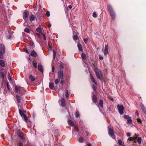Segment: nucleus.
<instances>
[{
  "mask_svg": "<svg viewBox=\"0 0 146 146\" xmlns=\"http://www.w3.org/2000/svg\"><path fill=\"white\" fill-rule=\"evenodd\" d=\"M94 70L98 78L100 79L102 78V72L100 69H98L97 67H96L94 68Z\"/></svg>",
  "mask_w": 146,
  "mask_h": 146,
  "instance_id": "nucleus-1",
  "label": "nucleus"
},
{
  "mask_svg": "<svg viewBox=\"0 0 146 146\" xmlns=\"http://www.w3.org/2000/svg\"><path fill=\"white\" fill-rule=\"evenodd\" d=\"M15 92L16 93L23 94L25 92V90L23 87L19 86H17L16 85H15Z\"/></svg>",
  "mask_w": 146,
  "mask_h": 146,
  "instance_id": "nucleus-2",
  "label": "nucleus"
},
{
  "mask_svg": "<svg viewBox=\"0 0 146 146\" xmlns=\"http://www.w3.org/2000/svg\"><path fill=\"white\" fill-rule=\"evenodd\" d=\"M5 46L3 44H0V58H2L3 54L5 52Z\"/></svg>",
  "mask_w": 146,
  "mask_h": 146,
  "instance_id": "nucleus-3",
  "label": "nucleus"
},
{
  "mask_svg": "<svg viewBox=\"0 0 146 146\" xmlns=\"http://www.w3.org/2000/svg\"><path fill=\"white\" fill-rule=\"evenodd\" d=\"M108 130L109 134L110 136L112 138H114V137H113L114 132L113 130V128L111 127L110 126L108 127Z\"/></svg>",
  "mask_w": 146,
  "mask_h": 146,
  "instance_id": "nucleus-4",
  "label": "nucleus"
},
{
  "mask_svg": "<svg viewBox=\"0 0 146 146\" xmlns=\"http://www.w3.org/2000/svg\"><path fill=\"white\" fill-rule=\"evenodd\" d=\"M117 108H118V111L121 115H122L123 113V111L124 110V108L122 105H118L117 106Z\"/></svg>",
  "mask_w": 146,
  "mask_h": 146,
  "instance_id": "nucleus-5",
  "label": "nucleus"
},
{
  "mask_svg": "<svg viewBox=\"0 0 146 146\" xmlns=\"http://www.w3.org/2000/svg\"><path fill=\"white\" fill-rule=\"evenodd\" d=\"M64 76L63 72L62 71H59L58 73V77L59 79H62Z\"/></svg>",
  "mask_w": 146,
  "mask_h": 146,
  "instance_id": "nucleus-6",
  "label": "nucleus"
},
{
  "mask_svg": "<svg viewBox=\"0 0 146 146\" xmlns=\"http://www.w3.org/2000/svg\"><path fill=\"white\" fill-rule=\"evenodd\" d=\"M59 103L61 104L62 106L64 107L66 105V102L65 100L63 98H62L60 101L59 102Z\"/></svg>",
  "mask_w": 146,
  "mask_h": 146,
  "instance_id": "nucleus-7",
  "label": "nucleus"
},
{
  "mask_svg": "<svg viewBox=\"0 0 146 146\" xmlns=\"http://www.w3.org/2000/svg\"><path fill=\"white\" fill-rule=\"evenodd\" d=\"M104 53L105 56H106L107 54L108 53V46L107 45H105V50L104 51Z\"/></svg>",
  "mask_w": 146,
  "mask_h": 146,
  "instance_id": "nucleus-8",
  "label": "nucleus"
},
{
  "mask_svg": "<svg viewBox=\"0 0 146 146\" xmlns=\"http://www.w3.org/2000/svg\"><path fill=\"white\" fill-rule=\"evenodd\" d=\"M30 55L32 56L35 57L37 56V54L35 50H33L31 51Z\"/></svg>",
  "mask_w": 146,
  "mask_h": 146,
  "instance_id": "nucleus-9",
  "label": "nucleus"
},
{
  "mask_svg": "<svg viewBox=\"0 0 146 146\" xmlns=\"http://www.w3.org/2000/svg\"><path fill=\"white\" fill-rule=\"evenodd\" d=\"M140 107L144 113L146 115V109L144 105L142 104H140Z\"/></svg>",
  "mask_w": 146,
  "mask_h": 146,
  "instance_id": "nucleus-10",
  "label": "nucleus"
},
{
  "mask_svg": "<svg viewBox=\"0 0 146 146\" xmlns=\"http://www.w3.org/2000/svg\"><path fill=\"white\" fill-rule=\"evenodd\" d=\"M81 57L83 61L85 62L86 59V57L85 54L83 53H82L81 54Z\"/></svg>",
  "mask_w": 146,
  "mask_h": 146,
  "instance_id": "nucleus-11",
  "label": "nucleus"
},
{
  "mask_svg": "<svg viewBox=\"0 0 146 146\" xmlns=\"http://www.w3.org/2000/svg\"><path fill=\"white\" fill-rule=\"evenodd\" d=\"M16 99H17V102L19 103H20L21 102V97L20 96H19L17 94L16 95Z\"/></svg>",
  "mask_w": 146,
  "mask_h": 146,
  "instance_id": "nucleus-12",
  "label": "nucleus"
},
{
  "mask_svg": "<svg viewBox=\"0 0 146 146\" xmlns=\"http://www.w3.org/2000/svg\"><path fill=\"white\" fill-rule=\"evenodd\" d=\"M112 18L113 19H114L115 18V15L113 10L112 11L109 12Z\"/></svg>",
  "mask_w": 146,
  "mask_h": 146,
  "instance_id": "nucleus-13",
  "label": "nucleus"
},
{
  "mask_svg": "<svg viewBox=\"0 0 146 146\" xmlns=\"http://www.w3.org/2000/svg\"><path fill=\"white\" fill-rule=\"evenodd\" d=\"M38 68L39 71L43 72V70L42 69V66L40 63L38 64Z\"/></svg>",
  "mask_w": 146,
  "mask_h": 146,
  "instance_id": "nucleus-14",
  "label": "nucleus"
},
{
  "mask_svg": "<svg viewBox=\"0 0 146 146\" xmlns=\"http://www.w3.org/2000/svg\"><path fill=\"white\" fill-rule=\"evenodd\" d=\"M36 18V17L34 15H31L29 17V19L30 21H32L34 20Z\"/></svg>",
  "mask_w": 146,
  "mask_h": 146,
  "instance_id": "nucleus-15",
  "label": "nucleus"
},
{
  "mask_svg": "<svg viewBox=\"0 0 146 146\" xmlns=\"http://www.w3.org/2000/svg\"><path fill=\"white\" fill-rule=\"evenodd\" d=\"M92 100L93 102L96 103L97 101V97L96 95H94L92 97Z\"/></svg>",
  "mask_w": 146,
  "mask_h": 146,
  "instance_id": "nucleus-16",
  "label": "nucleus"
},
{
  "mask_svg": "<svg viewBox=\"0 0 146 146\" xmlns=\"http://www.w3.org/2000/svg\"><path fill=\"white\" fill-rule=\"evenodd\" d=\"M17 134L19 137L23 135V132L19 129L18 130L17 132Z\"/></svg>",
  "mask_w": 146,
  "mask_h": 146,
  "instance_id": "nucleus-17",
  "label": "nucleus"
},
{
  "mask_svg": "<svg viewBox=\"0 0 146 146\" xmlns=\"http://www.w3.org/2000/svg\"><path fill=\"white\" fill-rule=\"evenodd\" d=\"M68 123L69 125L72 126L74 125V122L72 121L71 120L69 119L68 121Z\"/></svg>",
  "mask_w": 146,
  "mask_h": 146,
  "instance_id": "nucleus-18",
  "label": "nucleus"
},
{
  "mask_svg": "<svg viewBox=\"0 0 146 146\" xmlns=\"http://www.w3.org/2000/svg\"><path fill=\"white\" fill-rule=\"evenodd\" d=\"M29 78L30 81L31 82H33L35 79V78L31 75L29 76Z\"/></svg>",
  "mask_w": 146,
  "mask_h": 146,
  "instance_id": "nucleus-19",
  "label": "nucleus"
},
{
  "mask_svg": "<svg viewBox=\"0 0 146 146\" xmlns=\"http://www.w3.org/2000/svg\"><path fill=\"white\" fill-rule=\"evenodd\" d=\"M99 105L101 108H102L103 106V100H100L99 102Z\"/></svg>",
  "mask_w": 146,
  "mask_h": 146,
  "instance_id": "nucleus-20",
  "label": "nucleus"
},
{
  "mask_svg": "<svg viewBox=\"0 0 146 146\" xmlns=\"http://www.w3.org/2000/svg\"><path fill=\"white\" fill-rule=\"evenodd\" d=\"M137 139V137H130L128 139V140H129L130 141H135Z\"/></svg>",
  "mask_w": 146,
  "mask_h": 146,
  "instance_id": "nucleus-21",
  "label": "nucleus"
},
{
  "mask_svg": "<svg viewBox=\"0 0 146 146\" xmlns=\"http://www.w3.org/2000/svg\"><path fill=\"white\" fill-rule=\"evenodd\" d=\"M5 62L4 61L2 60H0V65L2 67H4L5 66Z\"/></svg>",
  "mask_w": 146,
  "mask_h": 146,
  "instance_id": "nucleus-22",
  "label": "nucleus"
},
{
  "mask_svg": "<svg viewBox=\"0 0 146 146\" xmlns=\"http://www.w3.org/2000/svg\"><path fill=\"white\" fill-rule=\"evenodd\" d=\"M19 114L21 116L23 117V116L25 115L24 114L23 111H22L21 109H19Z\"/></svg>",
  "mask_w": 146,
  "mask_h": 146,
  "instance_id": "nucleus-23",
  "label": "nucleus"
},
{
  "mask_svg": "<svg viewBox=\"0 0 146 146\" xmlns=\"http://www.w3.org/2000/svg\"><path fill=\"white\" fill-rule=\"evenodd\" d=\"M118 143L119 144V145H124V143L123 141H122L120 139H119L118 140Z\"/></svg>",
  "mask_w": 146,
  "mask_h": 146,
  "instance_id": "nucleus-24",
  "label": "nucleus"
},
{
  "mask_svg": "<svg viewBox=\"0 0 146 146\" xmlns=\"http://www.w3.org/2000/svg\"><path fill=\"white\" fill-rule=\"evenodd\" d=\"M49 86L50 88L52 90H53L54 87L53 83H50Z\"/></svg>",
  "mask_w": 146,
  "mask_h": 146,
  "instance_id": "nucleus-25",
  "label": "nucleus"
},
{
  "mask_svg": "<svg viewBox=\"0 0 146 146\" xmlns=\"http://www.w3.org/2000/svg\"><path fill=\"white\" fill-rule=\"evenodd\" d=\"M78 141L80 143H83L84 141V138L82 137H80L78 139Z\"/></svg>",
  "mask_w": 146,
  "mask_h": 146,
  "instance_id": "nucleus-26",
  "label": "nucleus"
},
{
  "mask_svg": "<svg viewBox=\"0 0 146 146\" xmlns=\"http://www.w3.org/2000/svg\"><path fill=\"white\" fill-rule=\"evenodd\" d=\"M108 8L109 12L113 10L112 8L111 7V5H108Z\"/></svg>",
  "mask_w": 146,
  "mask_h": 146,
  "instance_id": "nucleus-27",
  "label": "nucleus"
},
{
  "mask_svg": "<svg viewBox=\"0 0 146 146\" xmlns=\"http://www.w3.org/2000/svg\"><path fill=\"white\" fill-rule=\"evenodd\" d=\"M78 49L79 50L82 51V45L80 44H78Z\"/></svg>",
  "mask_w": 146,
  "mask_h": 146,
  "instance_id": "nucleus-28",
  "label": "nucleus"
},
{
  "mask_svg": "<svg viewBox=\"0 0 146 146\" xmlns=\"http://www.w3.org/2000/svg\"><path fill=\"white\" fill-rule=\"evenodd\" d=\"M23 17L25 18H27L28 17V14L27 12H24V13Z\"/></svg>",
  "mask_w": 146,
  "mask_h": 146,
  "instance_id": "nucleus-29",
  "label": "nucleus"
},
{
  "mask_svg": "<svg viewBox=\"0 0 146 146\" xmlns=\"http://www.w3.org/2000/svg\"><path fill=\"white\" fill-rule=\"evenodd\" d=\"M36 30L37 31L39 32V33H42V29L40 27H38L36 28Z\"/></svg>",
  "mask_w": 146,
  "mask_h": 146,
  "instance_id": "nucleus-30",
  "label": "nucleus"
},
{
  "mask_svg": "<svg viewBox=\"0 0 146 146\" xmlns=\"http://www.w3.org/2000/svg\"><path fill=\"white\" fill-rule=\"evenodd\" d=\"M33 66L35 68H36L37 67V62L35 60H34L33 62Z\"/></svg>",
  "mask_w": 146,
  "mask_h": 146,
  "instance_id": "nucleus-31",
  "label": "nucleus"
},
{
  "mask_svg": "<svg viewBox=\"0 0 146 146\" xmlns=\"http://www.w3.org/2000/svg\"><path fill=\"white\" fill-rule=\"evenodd\" d=\"M80 116L79 112L78 111H76L75 112V117L76 118H78Z\"/></svg>",
  "mask_w": 146,
  "mask_h": 146,
  "instance_id": "nucleus-32",
  "label": "nucleus"
},
{
  "mask_svg": "<svg viewBox=\"0 0 146 146\" xmlns=\"http://www.w3.org/2000/svg\"><path fill=\"white\" fill-rule=\"evenodd\" d=\"M127 123L129 124H131L132 123V120L131 119V118L127 119Z\"/></svg>",
  "mask_w": 146,
  "mask_h": 146,
  "instance_id": "nucleus-33",
  "label": "nucleus"
},
{
  "mask_svg": "<svg viewBox=\"0 0 146 146\" xmlns=\"http://www.w3.org/2000/svg\"><path fill=\"white\" fill-rule=\"evenodd\" d=\"M0 75L3 80L5 76V74L3 72H1V73Z\"/></svg>",
  "mask_w": 146,
  "mask_h": 146,
  "instance_id": "nucleus-34",
  "label": "nucleus"
},
{
  "mask_svg": "<svg viewBox=\"0 0 146 146\" xmlns=\"http://www.w3.org/2000/svg\"><path fill=\"white\" fill-rule=\"evenodd\" d=\"M8 79L10 81L12 80L11 78L9 72L8 73Z\"/></svg>",
  "mask_w": 146,
  "mask_h": 146,
  "instance_id": "nucleus-35",
  "label": "nucleus"
},
{
  "mask_svg": "<svg viewBox=\"0 0 146 146\" xmlns=\"http://www.w3.org/2000/svg\"><path fill=\"white\" fill-rule=\"evenodd\" d=\"M141 138L140 137H138L137 139V141L139 143H141Z\"/></svg>",
  "mask_w": 146,
  "mask_h": 146,
  "instance_id": "nucleus-36",
  "label": "nucleus"
},
{
  "mask_svg": "<svg viewBox=\"0 0 146 146\" xmlns=\"http://www.w3.org/2000/svg\"><path fill=\"white\" fill-rule=\"evenodd\" d=\"M92 16H93V17L94 18H96L97 17V14H96V12H94L93 13Z\"/></svg>",
  "mask_w": 146,
  "mask_h": 146,
  "instance_id": "nucleus-37",
  "label": "nucleus"
},
{
  "mask_svg": "<svg viewBox=\"0 0 146 146\" xmlns=\"http://www.w3.org/2000/svg\"><path fill=\"white\" fill-rule=\"evenodd\" d=\"M60 79H57L55 80L54 82L56 84H57L60 82Z\"/></svg>",
  "mask_w": 146,
  "mask_h": 146,
  "instance_id": "nucleus-38",
  "label": "nucleus"
},
{
  "mask_svg": "<svg viewBox=\"0 0 146 146\" xmlns=\"http://www.w3.org/2000/svg\"><path fill=\"white\" fill-rule=\"evenodd\" d=\"M23 117L25 121H27L28 120L27 116L25 114L23 116Z\"/></svg>",
  "mask_w": 146,
  "mask_h": 146,
  "instance_id": "nucleus-39",
  "label": "nucleus"
},
{
  "mask_svg": "<svg viewBox=\"0 0 146 146\" xmlns=\"http://www.w3.org/2000/svg\"><path fill=\"white\" fill-rule=\"evenodd\" d=\"M56 54V52L54 50H53V60H54L55 59Z\"/></svg>",
  "mask_w": 146,
  "mask_h": 146,
  "instance_id": "nucleus-40",
  "label": "nucleus"
},
{
  "mask_svg": "<svg viewBox=\"0 0 146 146\" xmlns=\"http://www.w3.org/2000/svg\"><path fill=\"white\" fill-rule=\"evenodd\" d=\"M78 37V36L77 35H75L73 36V38L74 40H76L77 39Z\"/></svg>",
  "mask_w": 146,
  "mask_h": 146,
  "instance_id": "nucleus-41",
  "label": "nucleus"
},
{
  "mask_svg": "<svg viewBox=\"0 0 146 146\" xmlns=\"http://www.w3.org/2000/svg\"><path fill=\"white\" fill-rule=\"evenodd\" d=\"M124 117L127 119H129L130 118H131L128 115H124Z\"/></svg>",
  "mask_w": 146,
  "mask_h": 146,
  "instance_id": "nucleus-42",
  "label": "nucleus"
},
{
  "mask_svg": "<svg viewBox=\"0 0 146 146\" xmlns=\"http://www.w3.org/2000/svg\"><path fill=\"white\" fill-rule=\"evenodd\" d=\"M24 31L27 33H29V29L28 28H26L24 29Z\"/></svg>",
  "mask_w": 146,
  "mask_h": 146,
  "instance_id": "nucleus-43",
  "label": "nucleus"
},
{
  "mask_svg": "<svg viewBox=\"0 0 146 146\" xmlns=\"http://www.w3.org/2000/svg\"><path fill=\"white\" fill-rule=\"evenodd\" d=\"M46 15L47 17H49L50 16V13L49 11H47L46 13Z\"/></svg>",
  "mask_w": 146,
  "mask_h": 146,
  "instance_id": "nucleus-44",
  "label": "nucleus"
},
{
  "mask_svg": "<svg viewBox=\"0 0 146 146\" xmlns=\"http://www.w3.org/2000/svg\"><path fill=\"white\" fill-rule=\"evenodd\" d=\"M20 138L22 139L23 140H25V137L23 135H22L20 137Z\"/></svg>",
  "mask_w": 146,
  "mask_h": 146,
  "instance_id": "nucleus-45",
  "label": "nucleus"
},
{
  "mask_svg": "<svg viewBox=\"0 0 146 146\" xmlns=\"http://www.w3.org/2000/svg\"><path fill=\"white\" fill-rule=\"evenodd\" d=\"M41 33V35H42V36L44 38V40H46V37L45 35L44 34H43L42 33Z\"/></svg>",
  "mask_w": 146,
  "mask_h": 146,
  "instance_id": "nucleus-46",
  "label": "nucleus"
},
{
  "mask_svg": "<svg viewBox=\"0 0 146 146\" xmlns=\"http://www.w3.org/2000/svg\"><path fill=\"white\" fill-rule=\"evenodd\" d=\"M65 96L67 98H68L69 96V94H68V90H66V93L65 94Z\"/></svg>",
  "mask_w": 146,
  "mask_h": 146,
  "instance_id": "nucleus-47",
  "label": "nucleus"
},
{
  "mask_svg": "<svg viewBox=\"0 0 146 146\" xmlns=\"http://www.w3.org/2000/svg\"><path fill=\"white\" fill-rule=\"evenodd\" d=\"M7 37L8 39H10L11 37V34H9V35H7Z\"/></svg>",
  "mask_w": 146,
  "mask_h": 146,
  "instance_id": "nucleus-48",
  "label": "nucleus"
},
{
  "mask_svg": "<svg viewBox=\"0 0 146 146\" xmlns=\"http://www.w3.org/2000/svg\"><path fill=\"white\" fill-rule=\"evenodd\" d=\"M90 77L91 79L92 80L95 79L94 78V77L91 74H90Z\"/></svg>",
  "mask_w": 146,
  "mask_h": 146,
  "instance_id": "nucleus-49",
  "label": "nucleus"
},
{
  "mask_svg": "<svg viewBox=\"0 0 146 146\" xmlns=\"http://www.w3.org/2000/svg\"><path fill=\"white\" fill-rule=\"evenodd\" d=\"M137 121L139 123H141V119L139 118H137Z\"/></svg>",
  "mask_w": 146,
  "mask_h": 146,
  "instance_id": "nucleus-50",
  "label": "nucleus"
},
{
  "mask_svg": "<svg viewBox=\"0 0 146 146\" xmlns=\"http://www.w3.org/2000/svg\"><path fill=\"white\" fill-rule=\"evenodd\" d=\"M84 41L85 43H86L87 42L88 40V38H86L84 39Z\"/></svg>",
  "mask_w": 146,
  "mask_h": 146,
  "instance_id": "nucleus-51",
  "label": "nucleus"
},
{
  "mask_svg": "<svg viewBox=\"0 0 146 146\" xmlns=\"http://www.w3.org/2000/svg\"><path fill=\"white\" fill-rule=\"evenodd\" d=\"M7 87L8 90L9 91H10V89L9 88L8 83H7Z\"/></svg>",
  "mask_w": 146,
  "mask_h": 146,
  "instance_id": "nucleus-52",
  "label": "nucleus"
},
{
  "mask_svg": "<svg viewBox=\"0 0 146 146\" xmlns=\"http://www.w3.org/2000/svg\"><path fill=\"white\" fill-rule=\"evenodd\" d=\"M92 81L94 82V83L96 85H97V81L95 80V79H94V80H92Z\"/></svg>",
  "mask_w": 146,
  "mask_h": 146,
  "instance_id": "nucleus-53",
  "label": "nucleus"
},
{
  "mask_svg": "<svg viewBox=\"0 0 146 146\" xmlns=\"http://www.w3.org/2000/svg\"><path fill=\"white\" fill-rule=\"evenodd\" d=\"M19 146H23V145L22 143H19Z\"/></svg>",
  "mask_w": 146,
  "mask_h": 146,
  "instance_id": "nucleus-54",
  "label": "nucleus"
},
{
  "mask_svg": "<svg viewBox=\"0 0 146 146\" xmlns=\"http://www.w3.org/2000/svg\"><path fill=\"white\" fill-rule=\"evenodd\" d=\"M127 137H129L131 135V134L130 133H127Z\"/></svg>",
  "mask_w": 146,
  "mask_h": 146,
  "instance_id": "nucleus-55",
  "label": "nucleus"
},
{
  "mask_svg": "<svg viewBox=\"0 0 146 146\" xmlns=\"http://www.w3.org/2000/svg\"><path fill=\"white\" fill-rule=\"evenodd\" d=\"M25 52L27 53H28V54H29V51H28L27 49H25Z\"/></svg>",
  "mask_w": 146,
  "mask_h": 146,
  "instance_id": "nucleus-56",
  "label": "nucleus"
},
{
  "mask_svg": "<svg viewBox=\"0 0 146 146\" xmlns=\"http://www.w3.org/2000/svg\"><path fill=\"white\" fill-rule=\"evenodd\" d=\"M99 59L101 60H102L103 59V57L100 56L99 57Z\"/></svg>",
  "mask_w": 146,
  "mask_h": 146,
  "instance_id": "nucleus-57",
  "label": "nucleus"
},
{
  "mask_svg": "<svg viewBox=\"0 0 146 146\" xmlns=\"http://www.w3.org/2000/svg\"><path fill=\"white\" fill-rule=\"evenodd\" d=\"M52 72H54V67H52Z\"/></svg>",
  "mask_w": 146,
  "mask_h": 146,
  "instance_id": "nucleus-58",
  "label": "nucleus"
},
{
  "mask_svg": "<svg viewBox=\"0 0 146 146\" xmlns=\"http://www.w3.org/2000/svg\"><path fill=\"white\" fill-rule=\"evenodd\" d=\"M108 110H109V111H112V110H111V108H110V107H109V108H108Z\"/></svg>",
  "mask_w": 146,
  "mask_h": 146,
  "instance_id": "nucleus-59",
  "label": "nucleus"
},
{
  "mask_svg": "<svg viewBox=\"0 0 146 146\" xmlns=\"http://www.w3.org/2000/svg\"><path fill=\"white\" fill-rule=\"evenodd\" d=\"M93 89L94 91H95L96 88V87L95 86H93Z\"/></svg>",
  "mask_w": 146,
  "mask_h": 146,
  "instance_id": "nucleus-60",
  "label": "nucleus"
},
{
  "mask_svg": "<svg viewBox=\"0 0 146 146\" xmlns=\"http://www.w3.org/2000/svg\"><path fill=\"white\" fill-rule=\"evenodd\" d=\"M68 7L70 9L72 8V6L71 5H69Z\"/></svg>",
  "mask_w": 146,
  "mask_h": 146,
  "instance_id": "nucleus-61",
  "label": "nucleus"
},
{
  "mask_svg": "<svg viewBox=\"0 0 146 146\" xmlns=\"http://www.w3.org/2000/svg\"><path fill=\"white\" fill-rule=\"evenodd\" d=\"M88 146H92L91 144L90 143H88L87 144Z\"/></svg>",
  "mask_w": 146,
  "mask_h": 146,
  "instance_id": "nucleus-62",
  "label": "nucleus"
},
{
  "mask_svg": "<svg viewBox=\"0 0 146 146\" xmlns=\"http://www.w3.org/2000/svg\"><path fill=\"white\" fill-rule=\"evenodd\" d=\"M136 114L137 115H138V112L137 111H136Z\"/></svg>",
  "mask_w": 146,
  "mask_h": 146,
  "instance_id": "nucleus-63",
  "label": "nucleus"
},
{
  "mask_svg": "<svg viewBox=\"0 0 146 146\" xmlns=\"http://www.w3.org/2000/svg\"><path fill=\"white\" fill-rule=\"evenodd\" d=\"M27 22H25L24 23V25H25V24H27Z\"/></svg>",
  "mask_w": 146,
  "mask_h": 146,
  "instance_id": "nucleus-64",
  "label": "nucleus"
}]
</instances>
